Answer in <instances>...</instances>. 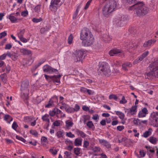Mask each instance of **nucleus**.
<instances>
[{"label":"nucleus","mask_w":158,"mask_h":158,"mask_svg":"<svg viewBox=\"0 0 158 158\" xmlns=\"http://www.w3.org/2000/svg\"><path fill=\"white\" fill-rule=\"evenodd\" d=\"M19 51L21 53L24 55H29L31 53L30 50L24 48H20Z\"/></svg>","instance_id":"aec40b11"},{"label":"nucleus","mask_w":158,"mask_h":158,"mask_svg":"<svg viewBox=\"0 0 158 158\" xmlns=\"http://www.w3.org/2000/svg\"><path fill=\"white\" fill-rule=\"evenodd\" d=\"M109 98L110 100L113 99L115 101H117L118 99V97L117 95L114 94L110 95L109 97Z\"/></svg>","instance_id":"a18cd8bd"},{"label":"nucleus","mask_w":158,"mask_h":158,"mask_svg":"<svg viewBox=\"0 0 158 158\" xmlns=\"http://www.w3.org/2000/svg\"><path fill=\"white\" fill-rule=\"evenodd\" d=\"M133 124L135 125H138L141 124V122L138 118H134L133 121Z\"/></svg>","instance_id":"37998d69"},{"label":"nucleus","mask_w":158,"mask_h":158,"mask_svg":"<svg viewBox=\"0 0 158 158\" xmlns=\"http://www.w3.org/2000/svg\"><path fill=\"white\" fill-rule=\"evenodd\" d=\"M37 119L38 118L36 119H35V118L34 117L33 118H32V119L31 120V121L30 122V125L31 126L33 127L35 125Z\"/></svg>","instance_id":"58836bf2"},{"label":"nucleus","mask_w":158,"mask_h":158,"mask_svg":"<svg viewBox=\"0 0 158 158\" xmlns=\"http://www.w3.org/2000/svg\"><path fill=\"white\" fill-rule=\"evenodd\" d=\"M32 21L34 23H37L42 21V19L41 18H39V19L33 18L32 19Z\"/></svg>","instance_id":"bf43d9fd"},{"label":"nucleus","mask_w":158,"mask_h":158,"mask_svg":"<svg viewBox=\"0 0 158 158\" xmlns=\"http://www.w3.org/2000/svg\"><path fill=\"white\" fill-rule=\"evenodd\" d=\"M155 41H153L152 40H149L144 43L143 46L144 47H148L151 46L152 43H154Z\"/></svg>","instance_id":"c85d7f7f"},{"label":"nucleus","mask_w":158,"mask_h":158,"mask_svg":"<svg viewBox=\"0 0 158 158\" xmlns=\"http://www.w3.org/2000/svg\"><path fill=\"white\" fill-rule=\"evenodd\" d=\"M81 8L80 6L79 5L78 6L76 10V11H75L73 15V19H75L77 18L78 12H79V9Z\"/></svg>","instance_id":"473e14b6"},{"label":"nucleus","mask_w":158,"mask_h":158,"mask_svg":"<svg viewBox=\"0 0 158 158\" xmlns=\"http://www.w3.org/2000/svg\"><path fill=\"white\" fill-rule=\"evenodd\" d=\"M4 120L9 123L13 120L12 118L9 114H6L4 116Z\"/></svg>","instance_id":"a878e982"},{"label":"nucleus","mask_w":158,"mask_h":158,"mask_svg":"<svg viewBox=\"0 0 158 158\" xmlns=\"http://www.w3.org/2000/svg\"><path fill=\"white\" fill-rule=\"evenodd\" d=\"M49 115L46 114L42 116V119L44 121L49 123L50 122V120L49 118Z\"/></svg>","instance_id":"f704fd0d"},{"label":"nucleus","mask_w":158,"mask_h":158,"mask_svg":"<svg viewBox=\"0 0 158 158\" xmlns=\"http://www.w3.org/2000/svg\"><path fill=\"white\" fill-rule=\"evenodd\" d=\"M82 139L80 138H77L75 139L74 143L76 146H78L81 145Z\"/></svg>","instance_id":"bb28decb"},{"label":"nucleus","mask_w":158,"mask_h":158,"mask_svg":"<svg viewBox=\"0 0 158 158\" xmlns=\"http://www.w3.org/2000/svg\"><path fill=\"white\" fill-rule=\"evenodd\" d=\"M147 140L151 143L154 145L156 144L158 141V139L153 136H151Z\"/></svg>","instance_id":"a211bd4d"},{"label":"nucleus","mask_w":158,"mask_h":158,"mask_svg":"<svg viewBox=\"0 0 158 158\" xmlns=\"http://www.w3.org/2000/svg\"><path fill=\"white\" fill-rule=\"evenodd\" d=\"M82 118L83 119V122L84 123H85L87 120L90 119V117L88 115H83Z\"/></svg>","instance_id":"79ce46f5"},{"label":"nucleus","mask_w":158,"mask_h":158,"mask_svg":"<svg viewBox=\"0 0 158 158\" xmlns=\"http://www.w3.org/2000/svg\"><path fill=\"white\" fill-rule=\"evenodd\" d=\"M64 158H71V153L68 151L64 152Z\"/></svg>","instance_id":"de8ad7c7"},{"label":"nucleus","mask_w":158,"mask_h":158,"mask_svg":"<svg viewBox=\"0 0 158 158\" xmlns=\"http://www.w3.org/2000/svg\"><path fill=\"white\" fill-rule=\"evenodd\" d=\"M63 3L61 0H51L49 6L50 10L52 12H56L58 7H60Z\"/></svg>","instance_id":"0eeeda50"},{"label":"nucleus","mask_w":158,"mask_h":158,"mask_svg":"<svg viewBox=\"0 0 158 158\" xmlns=\"http://www.w3.org/2000/svg\"><path fill=\"white\" fill-rule=\"evenodd\" d=\"M137 105L133 106L130 108L129 112L132 115L135 114L137 112Z\"/></svg>","instance_id":"4be33fe9"},{"label":"nucleus","mask_w":158,"mask_h":158,"mask_svg":"<svg viewBox=\"0 0 158 158\" xmlns=\"http://www.w3.org/2000/svg\"><path fill=\"white\" fill-rule=\"evenodd\" d=\"M148 114V110L146 108H143L141 110L139 111L138 114V116L139 118H143Z\"/></svg>","instance_id":"2eb2a0df"},{"label":"nucleus","mask_w":158,"mask_h":158,"mask_svg":"<svg viewBox=\"0 0 158 158\" xmlns=\"http://www.w3.org/2000/svg\"><path fill=\"white\" fill-rule=\"evenodd\" d=\"M61 124V121L60 120H56L53 123L54 126H60Z\"/></svg>","instance_id":"8fccbe9b"},{"label":"nucleus","mask_w":158,"mask_h":158,"mask_svg":"<svg viewBox=\"0 0 158 158\" xmlns=\"http://www.w3.org/2000/svg\"><path fill=\"white\" fill-rule=\"evenodd\" d=\"M149 52L146 51L143 53L140 56L135 60L133 62V64H135L141 61L143 58L145 57L148 54Z\"/></svg>","instance_id":"f8f14e48"},{"label":"nucleus","mask_w":158,"mask_h":158,"mask_svg":"<svg viewBox=\"0 0 158 158\" xmlns=\"http://www.w3.org/2000/svg\"><path fill=\"white\" fill-rule=\"evenodd\" d=\"M74 152L76 155H79L81 153V149L78 148H75L74 149Z\"/></svg>","instance_id":"a19ab883"},{"label":"nucleus","mask_w":158,"mask_h":158,"mask_svg":"<svg viewBox=\"0 0 158 158\" xmlns=\"http://www.w3.org/2000/svg\"><path fill=\"white\" fill-rule=\"evenodd\" d=\"M132 66L131 63L129 62H127L124 63L122 65L123 69L125 70H128L127 67H131Z\"/></svg>","instance_id":"393cba45"},{"label":"nucleus","mask_w":158,"mask_h":158,"mask_svg":"<svg viewBox=\"0 0 158 158\" xmlns=\"http://www.w3.org/2000/svg\"><path fill=\"white\" fill-rule=\"evenodd\" d=\"M40 7L41 6L40 5H37L35 8V11L37 12H40Z\"/></svg>","instance_id":"69168bd1"},{"label":"nucleus","mask_w":158,"mask_h":158,"mask_svg":"<svg viewBox=\"0 0 158 158\" xmlns=\"http://www.w3.org/2000/svg\"><path fill=\"white\" fill-rule=\"evenodd\" d=\"M87 126L89 128H92L94 127V125L92 121H89L86 123Z\"/></svg>","instance_id":"603ef678"},{"label":"nucleus","mask_w":158,"mask_h":158,"mask_svg":"<svg viewBox=\"0 0 158 158\" xmlns=\"http://www.w3.org/2000/svg\"><path fill=\"white\" fill-rule=\"evenodd\" d=\"M157 116L156 115L155 113H154V112H152L151 114V117L154 120L157 118L158 117H157Z\"/></svg>","instance_id":"774afa93"},{"label":"nucleus","mask_w":158,"mask_h":158,"mask_svg":"<svg viewBox=\"0 0 158 158\" xmlns=\"http://www.w3.org/2000/svg\"><path fill=\"white\" fill-rule=\"evenodd\" d=\"M117 24L118 26H123L126 23L127 19L126 18L123 16L120 19H118L117 21Z\"/></svg>","instance_id":"4468645a"},{"label":"nucleus","mask_w":158,"mask_h":158,"mask_svg":"<svg viewBox=\"0 0 158 158\" xmlns=\"http://www.w3.org/2000/svg\"><path fill=\"white\" fill-rule=\"evenodd\" d=\"M61 77V75H58L54 76V78L53 81L54 82L57 83L60 82V78Z\"/></svg>","instance_id":"72a5a7b5"},{"label":"nucleus","mask_w":158,"mask_h":158,"mask_svg":"<svg viewBox=\"0 0 158 158\" xmlns=\"http://www.w3.org/2000/svg\"><path fill=\"white\" fill-rule=\"evenodd\" d=\"M152 129L151 128H149L148 131L143 133L142 136L144 137L147 138L152 135Z\"/></svg>","instance_id":"412c9836"},{"label":"nucleus","mask_w":158,"mask_h":158,"mask_svg":"<svg viewBox=\"0 0 158 158\" xmlns=\"http://www.w3.org/2000/svg\"><path fill=\"white\" fill-rule=\"evenodd\" d=\"M80 109V106L77 104H75L74 107L73 108V113L74 111L77 112Z\"/></svg>","instance_id":"4d7b16f0"},{"label":"nucleus","mask_w":158,"mask_h":158,"mask_svg":"<svg viewBox=\"0 0 158 158\" xmlns=\"http://www.w3.org/2000/svg\"><path fill=\"white\" fill-rule=\"evenodd\" d=\"M21 97L24 101L28 98V96L29 93V82L28 81H23L21 85Z\"/></svg>","instance_id":"20e7f679"},{"label":"nucleus","mask_w":158,"mask_h":158,"mask_svg":"<svg viewBox=\"0 0 158 158\" xmlns=\"http://www.w3.org/2000/svg\"><path fill=\"white\" fill-rule=\"evenodd\" d=\"M121 52L122 51L121 50L116 48H114L111 50L109 52V54L110 56H113Z\"/></svg>","instance_id":"6ab92c4d"},{"label":"nucleus","mask_w":158,"mask_h":158,"mask_svg":"<svg viewBox=\"0 0 158 158\" xmlns=\"http://www.w3.org/2000/svg\"><path fill=\"white\" fill-rule=\"evenodd\" d=\"M16 139H18L24 143H25L26 142V140L25 139L20 136L16 135Z\"/></svg>","instance_id":"e2e57ef3"},{"label":"nucleus","mask_w":158,"mask_h":158,"mask_svg":"<svg viewBox=\"0 0 158 158\" xmlns=\"http://www.w3.org/2000/svg\"><path fill=\"white\" fill-rule=\"evenodd\" d=\"M30 133L35 137H37L38 135V132L35 130H31L30 131Z\"/></svg>","instance_id":"c9c22d12"},{"label":"nucleus","mask_w":158,"mask_h":158,"mask_svg":"<svg viewBox=\"0 0 158 158\" xmlns=\"http://www.w3.org/2000/svg\"><path fill=\"white\" fill-rule=\"evenodd\" d=\"M84 52L81 50L76 51L73 56L74 61L76 62L81 61L84 59Z\"/></svg>","instance_id":"6e6552de"},{"label":"nucleus","mask_w":158,"mask_h":158,"mask_svg":"<svg viewBox=\"0 0 158 158\" xmlns=\"http://www.w3.org/2000/svg\"><path fill=\"white\" fill-rule=\"evenodd\" d=\"M61 113V111L56 108H54L52 110L50 111L49 112V114L51 116H53L56 115L58 118H59V116L58 114L60 113Z\"/></svg>","instance_id":"ddd939ff"},{"label":"nucleus","mask_w":158,"mask_h":158,"mask_svg":"<svg viewBox=\"0 0 158 158\" xmlns=\"http://www.w3.org/2000/svg\"><path fill=\"white\" fill-rule=\"evenodd\" d=\"M28 14V11L27 10H26L22 11L21 13V15L23 17H26Z\"/></svg>","instance_id":"0e129e2a"},{"label":"nucleus","mask_w":158,"mask_h":158,"mask_svg":"<svg viewBox=\"0 0 158 158\" xmlns=\"http://www.w3.org/2000/svg\"><path fill=\"white\" fill-rule=\"evenodd\" d=\"M7 35L6 32L5 31L0 33V39H2V38L6 36Z\"/></svg>","instance_id":"338daca9"},{"label":"nucleus","mask_w":158,"mask_h":158,"mask_svg":"<svg viewBox=\"0 0 158 158\" xmlns=\"http://www.w3.org/2000/svg\"><path fill=\"white\" fill-rule=\"evenodd\" d=\"M58 100V98L57 96L53 97L50 99L48 103L45 105V107L49 108L55 106V103L56 102L57 103Z\"/></svg>","instance_id":"9d476101"},{"label":"nucleus","mask_w":158,"mask_h":158,"mask_svg":"<svg viewBox=\"0 0 158 158\" xmlns=\"http://www.w3.org/2000/svg\"><path fill=\"white\" fill-rule=\"evenodd\" d=\"M115 114L118 116L119 118L121 120H123L125 117V114L119 111H115Z\"/></svg>","instance_id":"cd10ccee"},{"label":"nucleus","mask_w":158,"mask_h":158,"mask_svg":"<svg viewBox=\"0 0 158 158\" xmlns=\"http://www.w3.org/2000/svg\"><path fill=\"white\" fill-rule=\"evenodd\" d=\"M80 39L82 40V44L84 46H89L93 43L94 39L89 29L84 28L81 31Z\"/></svg>","instance_id":"f257e3e1"},{"label":"nucleus","mask_w":158,"mask_h":158,"mask_svg":"<svg viewBox=\"0 0 158 158\" xmlns=\"http://www.w3.org/2000/svg\"><path fill=\"white\" fill-rule=\"evenodd\" d=\"M99 141L101 144L104 145L107 148H110L111 146L110 144L106 140L104 139H99Z\"/></svg>","instance_id":"dca6fc26"},{"label":"nucleus","mask_w":158,"mask_h":158,"mask_svg":"<svg viewBox=\"0 0 158 158\" xmlns=\"http://www.w3.org/2000/svg\"><path fill=\"white\" fill-rule=\"evenodd\" d=\"M64 135V132L63 130L58 131L56 133V135L58 138L63 137Z\"/></svg>","instance_id":"2f4dec72"},{"label":"nucleus","mask_w":158,"mask_h":158,"mask_svg":"<svg viewBox=\"0 0 158 158\" xmlns=\"http://www.w3.org/2000/svg\"><path fill=\"white\" fill-rule=\"evenodd\" d=\"M149 67L150 72L148 75H151L152 76L158 77V59L151 64Z\"/></svg>","instance_id":"39448f33"},{"label":"nucleus","mask_w":158,"mask_h":158,"mask_svg":"<svg viewBox=\"0 0 158 158\" xmlns=\"http://www.w3.org/2000/svg\"><path fill=\"white\" fill-rule=\"evenodd\" d=\"M44 75L46 79L49 82H51L52 81H53L54 78V76H49L46 74H44Z\"/></svg>","instance_id":"e433bc0d"},{"label":"nucleus","mask_w":158,"mask_h":158,"mask_svg":"<svg viewBox=\"0 0 158 158\" xmlns=\"http://www.w3.org/2000/svg\"><path fill=\"white\" fill-rule=\"evenodd\" d=\"M117 5V2L114 0H111L107 2L103 6L102 12L104 15L108 17L111 13L115 9Z\"/></svg>","instance_id":"f03ea898"},{"label":"nucleus","mask_w":158,"mask_h":158,"mask_svg":"<svg viewBox=\"0 0 158 158\" xmlns=\"http://www.w3.org/2000/svg\"><path fill=\"white\" fill-rule=\"evenodd\" d=\"M147 150V153H151L152 154H153L155 152V151L154 149L152 148V147L150 146H146L145 147Z\"/></svg>","instance_id":"c756f323"},{"label":"nucleus","mask_w":158,"mask_h":158,"mask_svg":"<svg viewBox=\"0 0 158 158\" xmlns=\"http://www.w3.org/2000/svg\"><path fill=\"white\" fill-rule=\"evenodd\" d=\"M18 127V125L17 123L16 122H14L12 125V128L15 130L16 131L17 128Z\"/></svg>","instance_id":"09e8293b"},{"label":"nucleus","mask_w":158,"mask_h":158,"mask_svg":"<svg viewBox=\"0 0 158 158\" xmlns=\"http://www.w3.org/2000/svg\"><path fill=\"white\" fill-rule=\"evenodd\" d=\"M60 101L59 103H58V105H59L60 104H61L62 105V106H63L64 104H65V103L64 102L63 100L64 99V98L62 96H60Z\"/></svg>","instance_id":"3c124183"},{"label":"nucleus","mask_w":158,"mask_h":158,"mask_svg":"<svg viewBox=\"0 0 158 158\" xmlns=\"http://www.w3.org/2000/svg\"><path fill=\"white\" fill-rule=\"evenodd\" d=\"M73 37L72 34H70L69 36L68 39V42L69 44H71L73 43Z\"/></svg>","instance_id":"ea45409f"},{"label":"nucleus","mask_w":158,"mask_h":158,"mask_svg":"<svg viewBox=\"0 0 158 158\" xmlns=\"http://www.w3.org/2000/svg\"><path fill=\"white\" fill-rule=\"evenodd\" d=\"M43 70L45 73H56L58 72L57 69H54L48 65H46L44 66L43 67Z\"/></svg>","instance_id":"1a4fd4ad"},{"label":"nucleus","mask_w":158,"mask_h":158,"mask_svg":"<svg viewBox=\"0 0 158 158\" xmlns=\"http://www.w3.org/2000/svg\"><path fill=\"white\" fill-rule=\"evenodd\" d=\"M33 117L31 116H26L24 117V121L27 123H29L31 121V120L32 119V118H33Z\"/></svg>","instance_id":"c03bdc74"},{"label":"nucleus","mask_w":158,"mask_h":158,"mask_svg":"<svg viewBox=\"0 0 158 158\" xmlns=\"http://www.w3.org/2000/svg\"><path fill=\"white\" fill-rule=\"evenodd\" d=\"M66 136L70 138H73L75 137V135L72 134L71 132H67Z\"/></svg>","instance_id":"052dcab7"},{"label":"nucleus","mask_w":158,"mask_h":158,"mask_svg":"<svg viewBox=\"0 0 158 158\" xmlns=\"http://www.w3.org/2000/svg\"><path fill=\"white\" fill-rule=\"evenodd\" d=\"M66 111L69 113H73V108L69 106L66 110Z\"/></svg>","instance_id":"6e6d98bb"},{"label":"nucleus","mask_w":158,"mask_h":158,"mask_svg":"<svg viewBox=\"0 0 158 158\" xmlns=\"http://www.w3.org/2000/svg\"><path fill=\"white\" fill-rule=\"evenodd\" d=\"M134 8L135 9L136 13L139 16L147 14L149 11L148 8L145 5L141 3L135 4L130 6L129 9L132 10Z\"/></svg>","instance_id":"7ed1b4c3"},{"label":"nucleus","mask_w":158,"mask_h":158,"mask_svg":"<svg viewBox=\"0 0 158 158\" xmlns=\"http://www.w3.org/2000/svg\"><path fill=\"white\" fill-rule=\"evenodd\" d=\"M65 143L68 145L66 147V149L71 151L73 148V142L69 140H67L65 141Z\"/></svg>","instance_id":"f3484780"},{"label":"nucleus","mask_w":158,"mask_h":158,"mask_svg":"<svg viewBox=\"0 0 158 158\" xmlns=\"http://www.w3.org/2000/svg\"><path fill=\"white\" fill-rule=\"evenodd\" d=\"M127 102V100L125 99L124 96H122V99L119 101V103L121 104H124Z\"/></svg>","instance_id":"49530a36"},{"label":"nucleus","mask_w":158,"mask_h":158,"mask_svg":"<svg viewBox=\"0 0 158 158\" xmlns=\"http://www.w3.org/2000/svg\"><path fill=\"white\" fill-rule=\"evenodd\" d=\"M76 132L78 136H81L82 138H84L86 136L85 134L83 132L78 129L76 130Z\"/></svg>","instance_id":"7c9ffc66"},{"label":"nucleus","mask_w":158,"mask_h":158,"mask_svg":"<svg viewBox=\"0 0 158 158\" xmlns=\"http://www.w3.org/2000/svg\"><path fill=\"white\" fill-rule=\"evenodd\" d=\"M65 126L68 129H69L73 125V123L72 121L70 120H68L65 121Z\"/></svg>","instance_id":"b1692460"},{"label":"nucleus","mask_w":158,"mask_h":158,"mask_svg":"<svg viewBox=\"0 0 158 158\" xmlns=\"http://www.w3.org/2000/svg\"><path fill=\"white\" fill-rule=\"evenodd\" d=\"M100 148L97 146H94L92 148V150L94 152H98L100 151Z\"/></svg>","instance_id":"864d4df0"},{"label":"nucleus","mask_w":158,"mask_h":158,"mask_svg":"<svg viewBox=\"0 0 158 158\" xmlns=\"http://www.w3.org/2000/svg\"><path fill=\"white\" fill-rule=\"evenodd\" d=\"M125 46H127L126 48L128 49V48H134V49L137 47L136 44L135 43H133L132 42H130L129 43H127L126 44Z\"/></svg>","instance_id":"5701e85b"},{"label":"nucleus","mask_w":158,"mask_h":158,"mask_svg":"<svg viewBox=\"0 0 158 158\" xmlns=\"http://www.w3.org/2000/svg\"><path fill=\"white\" fill-rule=\"evenodd\" d=\"M50 152L53 155H56L57 154V151L56 149L54 148L51 149L50 150Z\"/></svg>","instance_id":"13d9d810"},{"label":"nucleus","mask_w":158,"mask_h":158,"mask_svg":"<svg viewBox=\"0 0 158 158\" xmlns=\"http://www.w3.org/2000/svg\"><path fill=\"white\" fill-rule=\"evenodd\" d=\"M10 70V67L8 65L6 66L5 69H3V72H6V73H8Z\"/></svg>","instance_id":"5fc2aeb1"},{"label":"nucleus","mask_w":158,"mask_h":158,"mask_svg":"<svg viewBox=\"0 0 158 158\" xmlns=\"http://www.w3.org/2000/svg\"><path fill=\"white\" fill-rule=\"evenodd\" d=\"M25 32V30L24 29H21L19 32L18 33L17 35L19 38L23 36Z\"/></svg>","instance_id":"4c0bfd02"},{"label":"nucleus","mask_w":158,"mask_h":158,"mask_svg":"<svg viewBox=\"0 0 158 158\" xmlns=\"http://www.w3.org/2000/svg\"><path fill=\"white\" fill-rule=\"evenodd\" d=\"M14 13H12L8 15L7 18L12 23H17L19 22L20 19H19L14 16Z\"/></svg>","instance_id":"9b49d317"},{"label":"nucleus","mask_w":158,"mask_h":158,"mask_svg":"<svg viewBox=\"0 0 158 158\" xmlns=\"http://www.w3.org/2000/svg\"><path fill=\"white\" fill-rule=\"evenodd\" d=\"M12 46L11 44H8L6 45L5 49L6 50H9L11 49Z\"/></svg>","instance_id":"680f3d73"},{"label":"nucleus","mask_w":158,"mask_h":158,"mask_svg":"<svg viewBox=\"0 0 158 158\" xmlns=\"http://www.w3.org/2000/svg\"><path fill=\"white\" fill-rule=\"evenodd\" d=\"M99 70L105 75H109L110 73V67L109 64L105 62L100 63Z\"/></svg>","instance_id":"423d86ee"}]
</instances>
